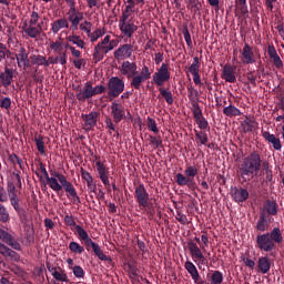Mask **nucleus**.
Listing matches in <instances>:
<instances>
[{
  "mask_svg": "<svg viewBox=\"0 0 284 284\" xmlns=\"http://www.w3.org/2000/svg\"><path fill=\"white\" fill-rule=\"evenodd\" d=\"M182 34L184 37L186 45L189 48H192V36L190 34V29H187V26L183 27Z\"/></svg>",
  "mask_w": 284,
  "mask_h": 284,
  "instance_id": "62",
  "label": "nucleus"
},
{
  "mask_svg": "<svg viewBox=\"0 0 284 284\" xmlns=\"http://www.w3.org/2000/svg\"><path fill=\"white\" fill-rule=\"evenodd\" d=\"M257 267L262 274H267L270 270H272V262H270V257L262 256L257 261Z\"/></svg>",
  "mask_w": 284,
  "mask_h": 284,
  "instance_id": "41",
  "label": "nucleus"
},
{
  "mask_svg": "<svg viewBox=\"0 0 284 284\" xmlns=\"http://www.w3.org/2000/svg\"><path fill=\"white\" fill-rule=\"evenodd\" d=\"M0 241L2 243H6V245H9V247H12V250H16L17 252H21V244L17 242L14 236L7 232L6 230L0 227Z\"/></svg>",
  "mask_w": 284,
  "mask_h": 284,
  "instance_id": "21",
  "label": "nucleus"
},
{
  "mask_svg": "<svg viewBox=\"0 0 284 284\" xmlns=\"http://www.w3.org/2000/svg\"><path fill=\"white\" fill-rule=\"evenodd\" d=\"M81 179L87 182V187L91 190V192H97V184H94V178L90 172L85 171V169H80Z\"/></svg>",
  "mask_w": 284,
  "mask_h": 284,
  "instance_id": "36",
  "label": "nucleus"
},
{
  "mask_svg": "<svg viewBox=\"0 0 284 284\" xmlns=\"http://www.w3.org/2000/svg\"><path fill=\"white\" fill-rule=\"evenodd\" d=\"M261 212L270 214L271 216H276V214H278V204H276L275 201L266 200Z\"/></svg>",
  "mask_w": 284,
  "mask_h": 284,
  "instance_id": "37",
  "label": "nucleus"
},
{
  "mask_svg": "<svg viewBox=\"0 0 284 284\" xmlns=\"http://www.w3.org/2000/svg\"><path fill=\"white\" fill-rule=\"evenodd\" d=\"M120 31L126 39H132L134 37V32L139 30V27L132 22V20H129L128 22H119Z\"/></svg>",
  "mask_w": 284,
  "mask_h": 284,
  "instance_id": "25",
  "label": "nucleus"
},
{
  "mask_svg": "<svg viewBox=\"0 0 284 284\" xmlns=\"http://www.w3.org/2000/svg\"><path fill=\"white\" fill-rule=\"evenodd\" d=\"M108 43H110V36L106 34L93 49V61L94 63H99L100 61H103L105 59V54L110 52V49L108 47Z\"/></svg>",
  "mask_w": 284,
  "mask_h": 284,
  "instance_id": "10",
  "label": "nucleus"
},
{
  "mask_svg": "<svg viewBox=\"0 0 284 284\" xmlns=\"http://www.w3.org/2000/svg\"><path fill=\"white\" fill-rule=\"evenodd\" d=\"M50 49L52 50V52H57L59 55H61V52H68L63 50V42L61 41H51Z\"/></svg>",
  "mask_w": 284,
  "mask_h": 284,
  "instance_id": "57",
  "label": "nucleus"
},
{
  "mask_svg": "<svg viewBox=\"0 0 284 284\" xmlns=\"http://www.w3.org/2000/svg\"><path fill=\"white\" fill-rule=\"evenodd\" d=\"M39 165H40V171H41L43 178L45 179L49 187H51V190H53V192H61L62 186H61V184H59V180H57V178H50V174L48 173V170L45 169V163L39 162Z\"/></svg>",
  "mask_w": 284,
  "mask_h": 284,
  "instance_id": "18",
  "label": "nucleus"
},
{
  "mask_svg": "<svg viewBox=\"0 0 284 284\" xmlns=\"http://www.w3.org/2000/svg\"><path fill=\"white\" fill-rule=\"evenodd\" d=\"M261 171V155L256 152L247 155L239 166L240 179L242 183H247L248 176H253L255 172Z\"/></svg>",
  "mask_w": 284,
  "mask_h": 284,
  "instance_id": "2",
  "label": "nucleus"
},
{
  "mask_svg": "<svg viewBox=\"0 0 284 284\" xmlns=\"http://www.w3.org/2000/svg\"><path fill=\"white\" fill-rule=\"evenodd\" d=\"M231 196L235 201V203H245V201L250 199V192L247 191V189H240L235 186L231 189Z\"/></svg>",
  "mask_w": 284,
  "mask_h": 284,
  "instance_id": "26",
  "label": "nucleus"
},
{
  "mask_svg": "<svg viewBox=\"0 0 284 284\" xmlns=\"http://www.w3.org/2000/svg\"><path fill=\"white\" fill-rule=\"evenodd\" d=\"M194 241L196 243L192 241L187 242V250L192 260L197 264L199 267H201V265H207V257H205L203 254L206 247L210 246V237H207V232H203L201 237L195 236Z\"/></svg>",
  "mask_w": 284,
  "mask_h": 284,
  "instance_id": "1",
  "label": "nucleus"
},
{
  "mask_svg": "<svg viewBox=\"0 0 284 284\" xmlns=\"http://www.w3.org/2000/svg\"><path fill=\"white\" fill-rule=\"evenodd\" d=\"M18 68H30V59H28V52L26 51V48H20L19 53L16 54Z\"/></svg>",
  "mask_w": 284,
  "mask_h": 284,
  "instance_id": "34",
  "label": "nucleus"
},
{
  "mask_svg": "<svg viewBox=\"0 0 284 284\" xmlns=\"http://www.w3.org/2000/svg\"><path fill=\"white\" fill-rule=\"evenodd\" d=\"M47 270L48 272H50L54 281H58L59 283H70V278H68V273H65V270L61 268L59 264L47 262Z\"/></svg>",
  "mask_w": 284,
  "mask_h": 284,
  "instance_id": "11",
  "label": "nucleus"
},
{
  "mask_svg": "<svg viewBox=\"0 0 284 284\" xmlns=\"http://www.w3.org/2000/svg\"><path fill=\"white\" fill-rule=\"evenodd\" d=\"M83 123V130L90 132L97 128V121H99V112L92 111L89 114H81Z\"/></svg>",
  "mask_w": 284,
  "mask_h": 284,
  "instance_id": "19",
  "label": "nucleus"
},
{
  "mask_svg": "<svg viewBox=\"0 0 284 284\" xmlns=\"http://www.w3.org/2000/svg\"><path fill=\"white\" fill-rule=\"evenodd\" d=\"M262 170H264L265 172L266 183H272V181H274V173L272 171V165H270V162L264 161L262 163Z\"/></svg>",
  "mask_w": 284,
  "mask_h": 284,
  "instance_id": "49",
  "label": "nucleus"
},
{
  "mask_svg": "<svg viewBox=\"0 0 284 284\" xmlns=\"http://www.w3.org/2000/svg\"><path fill=\"white\" fill-rule=\"evenodd\" d=\"M104 34H105V29L98 28L93 32L92 31L89 32L87 37L91 43H97V41H99L101 37H104Z\"/></svg>",
  "mask_w": 284,
  "mask_h": 284,
  "instance_id": "47",
  "label": "nucleus"
},
{
  "mask_svg": "<svg viewBox=\"0 0 284 284\" xmlns=\"http://www.w3.org/2000/svg\"><path fill=\"white\" fill-rule=\"evenodd\" d=\"M48 68L50 65H57V63H60V65H65L68 63V52H60V55L57 57H49L47 60Z\"/></svg>",
  "mask_w": 284,
  "mask_h": 284,
  "instance_id": "38",
  "label": "nucleus"
},
{
  "mask_svg": "<svg viewBox=\"0 0 284 284\" xmlns=\"http://www.w3.org/2000/svg\"><path fill=\"white\" fill-rule=\"evenodd\" d=\"M149 141H150V145H153L155 150H159V148L163 145V140L161 139V135L159 136L149 135Z\"/></svg>",
  "mask_w": 284,
  "mask_h": 284,
  "instance_id": "58",
  "label": "nucleus"
},
{
  "mask_svg": "<svg viewBox=\"0 0 284 284\" xmlns=\"http://www.w3.org/2000/svg\"><path fill=\"white\" fill-rule=\"evenodd\" d=\"M146 125L151 132H154V134H159V126L156 125V120H154L151 116H148Z\"/></svg>",
  "mask_w": 284,
  "mask_h": 284,
  "instance_id": "59",
  "label": "nucleus"
},
{
  "mask_svg": "<svg viewBox=\"0 0 284 284\" xmlns=\"http://www.w3.org/2000/svg\"><path fill=\"white\" fill-rule=\"evenodd\" d=\"M69 250L73 254H83L85 252V248L79 242H70Z\"/></svg>",
  "mask_w": 284,
  "mask_h": 284,
  "instance_id": "56",
  "label": "nucleus"
},
{
  "mask_svg": "<svg viewBox=\"0 0 284 284\" xmlns=\"http://www.w3.org/2000/svg\"><path fill=\"white\" fill-rule=\"evenodd\" d=\"M192 112L195 123H197V128H200L201 130H207V128H210V123L207 122L205 116H203V110H201V108L192 109Z\"/></svg>",
  "mask_w": 284,
  "mask_h": 284,
  "instance_id": "30",
  "label": "nucleus"
},
{
  "mask_svg": "<svg viewBox=\"0 0 284 284\" xmlns=\"http://www.w3.org/2000/svg\"><path fill=\"white\" fill-rule=\"evenodd\" d=\"M34 143H36L38 152L42 155L45 154V142L43 141V135L36 136Z\"/></svg>",
  "mask_w": 284,
  "mask_h": 284,
  "instance_id": "54",
  "label": "nucleus"
},
{
  "mask_svg": "<svg viewBox=\"0 0 284 284\" xmlns=\"http://www.w3.org/2000/svg\"><path fill=\"white\" fill-rule=\"evenodd\" d=\"M0 254H2V256L4 257L12 258L13 261H19V258H21V256H19V253L6 246L4 244L2 245V251Z\"/></svg>",
  "mask_w": 284,
  "mask_h": 284,
  "instance_id": "48",
  "label": "nucleus"
},
{
  "mask_svg": "<svg viewBox=\"0 0 284 284\" xmlns=\"http://www.w3.org/2000/svg\"><path fill=\"white\" fill-rule=\"evenodd\" d=\"M111 116L114 123H121L125 119V106L122 103L113 101L111 103Z\"/></svg>",
  "mask_w": 284,
  "mask_h": 284,
  "instance_id": "20",
  "label": "nucleus"
},
{
  "mask_svg": "<svg viewBox=\"0 0 284 284\" xmlns=\"http://www.w3.org/2000/svg\"><path fill=\"white\" fill-rule=\"evenodd\" d=\"M194 132L197 145H207V142L210 141V139L207 138V133L196 130Z\"/></svg>",
  "mask_w": 284,
  "mask_h": 284,
  "instance_id": "52",
  "label": "nucleus"
},
{
  "mask_svg": "<svg viewBox=\"0 0 284 284\" xmlns=\"http://www.w3.org/2000/svg\"><path fill=\"white\" fill-rule=\"evenodd\" d=\"M189 72L192 74L195 85H201V61L199 57L193 58V63L189 67Z\"/></svg>",
  "mask_w": 284,
  "mask_h": 284,
  "instance_id": "23",
  "label": "nucleus"
},
{
  "mask_svg": "<svg viewBox=\"0 0 284 284\" xmlns=\"http://www.w3.org/2000/svg\"><path fill=\"white\" fill-rule=\"evenodd\" d=\"M186 8L187 10H192L196 14V12H200L203 6L201 4L200 0H187Z\"/></svg>",
  "mask_w": 284,
  "mask_h": 284,
  "instance_id": "55",
  "label": "nucleus"
},
{
  "mask_svg": "<svg viewBox=\"0 0 284 284\" xmlns=\"http://www.w3.org/2000/svg\"><path fill=\"white\" fill-rule=\"evenodd\" d=\"M235 6L241 17H244V19H247L250 17V10L247 9V0H235Z\"/></svg>",
  "mask_w": 284,
  "mask_h": 284,
  "instance_id": "43",
  "label": "nucleus"
},
{
  "mask_svg": "<svg viewBox=\"0 0 284 284\" xmlns=\"http://www.w3.org/2000/svg\"><path fill=\"white\" fill-rule=\"evenodd\" d=\"M184 267H185L186 272L190 273L194 283H196V284H203L204 283L201 280V275L199 274V270L196 268V265H194V263H192L190 261H186L185 264H184Z\"/></svg>",
  "mask_w": 284,
  "mask_h": 284,
  "instance_id": "33",
  "label": "nucleus"
},
{
  "mask_svg": "<svg viewBox=\"0 0 284 284\" xmlns=\"http://www.w3.org/2000/svg\"><path fill=\"white\" fill-rule=\"evenodd\" d=\"M70 28V22H68L67 18H60L58 20H54L51 23V32L52 34H59L61 30L65 29L68 30Z\"/></svg>",
  "mask_w": 284,
  "mask_h": 284,
  "instance_id": "32",
  "label": "nucleus"
},
{
  "mask_svg": "<svg viewBox=\"0 0 284 284\" xmlns=\"http://www.w3.org/2000/svg\"><path fill=\"white\" fill-rule=\"evenodd\" d=\"M160 95L163 100L168 103V105H172L174 103V94H172V91L170 89H165L163 87L159 88Z\"/></svg>",
  "mask_w": 284,
  "mask_h": 284,
  "instance_id": "44",
  "label": "nucleus"
},
{
  "mask_svg": "<svg viewBox=\"0 0 284 284\" xmlns=\"http://www.w3.org/2000/svg\"><path fill=\"white\" fill-rule=\"evenodd\" d=\"M9 162L11 165H19L20 170L26 172V163L23 162V159L19 158L17 153H11L8 155Z\"/></svg>",
  "mask_w": 284,
  "mask_h": 284,
  "instance_id": "45",
  "label": "nucleus"
},
{
  "mask_svg": "<svg viewBox=\"0 0 284 284\" xmlns=\"http://www.w3.org/2000/svg\"><path fill=\"white\" fill-rule=\"evenodd\" d=\"M39 19H41V16L33 7L30 14L29 26L23 29V32L29 37V39H37L43 33V22L39 23Z\"/></svg>",
  "mask_w": 284,
  "mask_h": 284,
  "instance_id": "7",
  "label": "nucleus"
},
{
  "mask_svg": "<svg viewBox=\"0 0 284 284\" xmlns=\"http://www.w3.org/2000/svg\"><path fill=\"white\" fill-rule=\"evenodd\" d=\"M199 174V168L194 165H189L184 170L183 173H178L175 175V183L180 185V187H189V190H195L196 189V181H194V178Z\"/></svg>",
  "mask_w": 284,
  "mask_h": 284,
  "instance_id": "6",
  "label": "nucleus"
},
{
  "mask_svg": "<svg viewBox=\"0 0 284 284\" xmlns=\"http://www.w3.org/2000/svg\"><path fill=\"white\" fill-rule=\"evenodd\" d=\"M121 74H123L128 79H132V77L139 74L136 63L130 62V61H124L122 63Z\"/></svg>",
  "mask_w": 284,
  "mask_h": 284,
  "instance_id": "29",
  "label": "nucleus"
},
{
  "mask_svg": "<svg viewBox=\"0 0 284 284\" xmlns=\"http://www.w3.org/2000/svg\"><path fill=\"white\" fill-rule=\"evenodd\" d=\"M14 77H17V69L6 65L3 72H0V83L2 88H10L14 82Z\"/></svg>",
  "mask_w": 284,
  "mask_h": 284,
  "instance_id": "15",
  "label": "nucleus"
},
{
  "mask_svg": "<svg viewBox=\"0 0 284 284\" xmlns=\"http://www.w3.org/2000/svg\"><path fill=\"white\" fill-rule=\"evenodd\" d=\"M97 172L99 174L100 181H102L103 185L110 186V168L105 165V162L98 160L95 162Z\"/></svg>",
  "mask_w": 284,
  "mask_h": 284,
  "instance_id": "17",
  "label": "nucleus"
},
{
  "mask_svg": "<svg viewBox=\"0 0 284 284\" xmlns=\"http://www.w3.org/2000/svg\"><path fill=\"white\" fill-rule=\"evenodd\" d=\"M75 232L78 234V239L80 241H84V244L87 245V247H92L95 256H98V258L100 261H106L108 263H112V257H110L103 253V250H101V246H99L98 243L92 241V239L88 234V231H85V229H83V226L75 225Z\"/></svg>",
  "mask_w": 284,
  "mask_h": 284,
  "instance_id": "4",
  "label": "nucleus"
},
{
  "mask_svg": "<svg viewBox=\"0 0 284 284\" xmlns=\"http://www.w3.org/2000/svg\"><path fill=\"white\" fill-rule=\"evenodd\" d=\"M31 61L33 65H44V68H48V59L41 54L31 55Z\"/></svg>",
  "mask_w": 284,
  "mask_h": 284,
  "instance_id": "53",
  "label": "nucleus"
},
{
  "mask_svg": "<svg viewBox=\"0 0 284 284\" xmlns=\"http://www.w3.org/2000/svg\"><path fill=\"white\" fill-rule=\"evenodd\" d=\"M223 114L232 119L233 116H241L243 112H241L235 105L230 104L223 109Z\"/></svg>",
  "mask_w": 284,
  "mask_h": 284,
  "instance_id": "46",
  "label": "nucleus"
},
{
  "mask_svg": "<svg viewBox=\"0 0 284 284\" xmlns=\"http://www.w3.org/2000/svg\"><path fill=\"white\" fill-rule=\"evenodd\" d=\"M172 74L170 73V64L162 63L158 71L152 75V83L158 88H163Z\"/></svg>",
  "mask_w": 284,
  "mask_h": 284,
  "instance_id": "8",
  "label": "nucleus"
},
{
  "mask_svg": "<svg viewBox=\"0 0 284 284\" xmlns=\"http://www.w3.org/2000/svg\"><path fill=\"white\" fill-rule=\"evenodd\" d=\"M145 79L142 78L141 75H139V73H136L135 75H133L130 85L131 88H133V90H141V85H143V83H145Z\"/></svg>",
  "mask_w": 284,
  "mask_h": 284,
  "instance_id": "50",
  "label": "nucleus"
},
{
  "mask_svg": "<svg viewBox=\"0 0 284 284\" xmlns=\"http://www.w3.org/2000/svg\"><path fill=\"white\" fill-rule=\"evenodd\" d=\"M80 30L82 32H85L87 36H89L92 32V22L85 20L84 22L80 23Z\"/></svg>",
  "mask_w": 284,
  "mask_h": 284,
  "instance_id": "64",
  "label": "nucleus"
},
{
  "mask_svg": "<svg viewBox=\"0 0 284 284\" xmlns=\"http://www.w3.org/2000/svg\"><path fill=\"white\" fill-rule=\"evenodd\" d=\"M267 54L272 60L274 67L277 70H283V60L281 59V55H278V52L276 51V47H274V44H270L267 47Z\"/></svg>",
  "mask_w": 284,
  "mask_h": 284,
  "instance_id": "28",
  "label": "nucleus"
},
{
  "mask_svg": "<svg viewBox=\"0 0 284 284\" xmlns=\"http://www.w3.org/2000/svg\"><path fill=\"white\" fill-rule=\"evenodd\" d=\"M222 79L226 83H236V67L225 64L222 69Z\"/></svg>",
  "mask_w": 284,
  "mask_h": 284,
  "instance_id": "27",
  "label": "nucleus"
},
{
  "mask_svg": "<svg viewBox=\"0 0 284 284\" xmlns=\"http://www.w3.org/2000/svg\"><path fill=\"white\" fill-rule=\"evenodd\" d=\"M241 61L244 65H250L252 63H256V58L254 57V51L252 47L247 43L244 44L241 51Z\"/></svg>",
  "mask_w": 284,
  "mask_h": 284,
  "instance_id": "22",
  "label": "nucleus"
},
{
  "mask_svg": "<svg viewBox=\"0 0 284 284\" xmlns=\"http://www.w3.org/2000/svg\"><path fill=\"white\" fill-rule=\"evenodd\" d=\"M125 90V81L119 77H112L108 81L109 99H116Z\"/></svg>",
  "mask_w": 284,
  "mask_h": 284,
  "instance_id": "9",
  "label": "nucleus"
},
{
  "mask_svg": "<svg viewBox=\"0 0 284 284\" xmlns=\"http://www.w3.org/2000/svg\"><path fill=\"white\" fill-rule=\"evenodd\" d=\"M0 108L2 110H10L12 108V99L10 97H2L0 99Z\"/></svg>",
  "mask_w": 284,
  "mask_h": 284,
  "instance_id": "61",
  "label": "nucleus"
},
{
  "mask_svg": "<svg viewBox=\"0 0 284 284\" xmlns=\"http://www.w3.org/2000/svg\"><path fill=\"white\" fill-rule=\"evenodd\" d=\"M223 283V273L221 271H214L211 275V284Z\"/></svg>",
  "mask_w": 284,
  "mask_h": 284,
  "instance_id": "60",
  "label": "nucleus"
},
{
  "mask_svg": "<svg viewBox=\"0 0 284 284\" xmlns=\"http://www.w3.org/2000/svg\"><path fill=\"white\" fill-rule=\"evenodd\" d=\"M189 91V100L193 106V110H199L201 105H199V91L193 87L187 88Z\"/></svg>",
  "mask_w": 284,
  "mask_h": 284,
  "instance_id": "42",
  "label": "nucleus"
},
{
  "mask_svg": "<svg viewBox=\"0 0 284 284\" xmlns=\"http://www.w3.org/2000/svg\"><path fill=\"white\" fill-rule=\"evenodd\" d=\"M262 136L267 141V143H271L273 145V149L276 150L277 152L283 149V144L281 143V139L276 138L275 134L270 133L268 131H263L262 130Z\"/></svg>",
  "mask_w": 284,
  "mask_h": 284,
  "instance_id": "31",
  "label": "nucleus"
},
{
  "mask_svg": "<svg viewBox=\"0 0 284 284\" xmlns=\"http://www.w3.org/2000/svg\"><path fill=\"white\" fill-rule=\"evenodd\" d=\"M7 193L9 196V201L17 212V214H21V205L19 204V195H17V185L13 182H8L7 184Z\"/></svg>",
  "mask_w": 284,
  "mask_h": 284,
  "instance_id": "14",
  "label": "nucleus"
},
{
  "mask_svg": "<svg viewBox=\"0 0 284 284\" xmlns=\"http://www.w3.org/2000/svg\"><path fill=\"white\" fill-rule=\"evenodd\" d=\"M255 243L261 252H274V250H276V244L273 243L272 237H270L267 232L258 234Z\"/></svg>",
  "mask_w": 284,
  "mask_h": 284,
  "instance_id": "12",
  "label": "nucleus"
},
{
  "mask_svg": "<svg viewBox=\"0 0 284 284\" xmlns=\"http://www.w3.org/2000/svg\"><path fill=\"white\" fill-rule=\"evenodd\" d=\"M266 234H268L275 247L276 245H281L284 241L283 231L278 226L273 227L271 232H266Z\"/></svg>",
  "mask_w": 284,
  "mask_h": 284,
  "instance_id": "35",
  "label": "nucleus"
},
{
  "mask_svg": "<svg viewBox=\"0 0 284 284\" xmlns=\"http://www.w3.org/2000/svg\"><path fill=\"white\" fill-rule=\"evenodd\" d=\"M257 123L254 118L245 116V119L241 122V130L244 134L248 132H254V128H256Z\"/></svg>",
  "mask_w": 284,
  "mask_h": 284,
  "instance_id": "39",
  "label": "nucleus"
},
{
  "mask_svg": "<svg viewBox=\"0 0 284 284\" xmlns=\"http://www.w3.org/2000/svg\"><path fill=\"white\" fill-rule=\"evenodd\" d=\"M73 275L75 276V278H84L85 276V271H83V267L75 265L73 267H71Z\"/></svg>",
  "mask_w": 284,
  "mask_h": 284,
  "instance_id": "63",
  "label": "nucleus"
},
{
  "mask_svg": "<svg viewBox=\"0 0 284 284\" xmlns=\"http://www.w3.org/2000/svg\"><path fill=\"white\" fill-rule=\"evenodd\" d=\"M67 21L68 23H71L70 28L71 30H79L80 23L83 21V12L79 11V9L71 8L67 12Z\"/></svg>",
  "mask_w": 284,
  "mask_h": 284,
  "instance_id": "13",
  "label": "nucleus"
},
{
  "mask_svg": "<svg viewBox=\"0 0 284 284\" xmlns=\"http://www.w3.org/2000/svg\"><path fill=\"white\" fill-rule=\"evenodd\" d=\"M268 226L270 222H267V214H265V211H261L260 217L255 225V230H257V232H267Z\"/></svg>",
  "mask_w": 284,
  "mask_h": 284,
  "instance_id": "40",
  "label": "nucleus"
},
{
  "mask_svg": "<svg viewBox=\"0 0 284 284\" xmlns=\"http://www.w3.org/2000/svg\"><path fill=\"white\" fill-rule=\"evenodd\" d=\"M135 201L139 207H142L148 216H154L156 211L154 210V203L150 201V193L145 189V184L141 183L135 187Z\"/></svg>",
  "mask_w": 284,
  "mask_h": 284,
  "instance_id": "5",
  "label": "nucleus"
},
{
  "mask_svg": "<svg viewBox=\"0 0 284 284\" xmlns=\"http://www.w3.org/2000/svg\"><path fill=\"white\" fill-rule=\"evenodd\" d=\"M75 97L81 103H84L88 99H92V97H94L92 93V82H85L84 85L78 90Z\"/></svg>",
  "mask_w": 284,
  "mask_h": 284,
  "instance_id": "24",
  "label": "nucleus"
},
{
  "mask_svg": "<svg viewBox=\"0 0 284 284\" xmlns=\"http://www.w3.org/2000/svg\"><path fill=\"white\" fill-rule=\"evenodd\" d=\"M50 179H57L59 185H61L62 190L67 192L68 199H71L73 205H80L81 197L79 196V193H77V189L74 187V184L72 182L68 181V178L61 173H59L57 170L51 169L50 171Z\"/></svg>",
  "mask_w": 284,
  "mask_h": 284,
  "instance_id": "3",
  "label": "nucleus"
},
{
  "mask_svg": "<svg viewBox=\"0 0 284 284\" xmlns=\"http://www.w3.org/2000/svg\"><path fill=\"white\" fill-rule=\"evenodd\" d=\"M68 41H70V43H73V45H77L81 50H85V41L81 39L80 36H69Z\"/></svg>",
  "mask_w": 284,
  "mask_h": 284,
  "instance_id": "51",
  "label": "nucleus"
},
{
  "mask_svg": "<svg viewBox=\"0 0 284 284\" xmlns=\"http://www.w3.org/2000/svg\"><path fill=\"white\" fill-rule=\"evenodd\" d=\"M134 52V45L132 44H122L114 52L113 57L116 61H125L130 59Z\"/></svg>",
  "mask_w": 284,
  "mask_h": 284,
  "instance_id": "16",
  "label": "nucleus"
}]
</instances>
